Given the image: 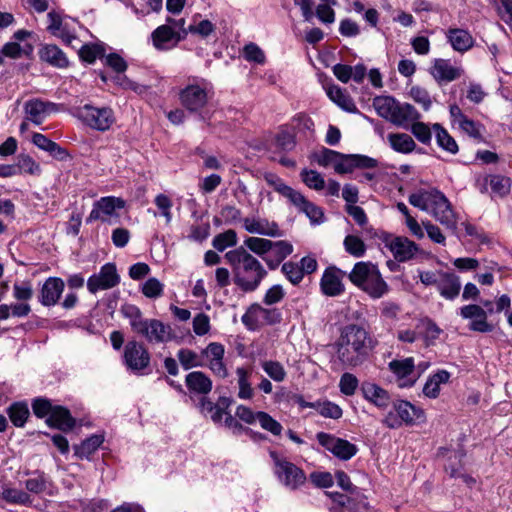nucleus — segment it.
<instances>
[{
  "label": "nucleus",
  "mask_w": 512,
  "mask_h": 512,
  "mask_svg": "<svg viewBox=\"0 0 512 512\" xmlns=\"http://www.w3.org/2000/svg\"><path fill=\"white\" fill-rule=\"evenodd\" d=\"M271 240L259 237H249L244 241L245 246L262 258L271 250Z\"/></svg>",
  "instance_id": "37998d69"
},
{
  "label": "nucleus",
  "mask_w": 512,
  "mask_h": 512,
  "mask_svg": "<svg viewBox=\"0 0 512 512\" xmlns=\"http://www.w3.org/2000/svg\"><path fill=\"white\" fill-rule=\"evenodd\" d=\"M270 252L272 256L283 261L293 252V245L285 240L273 241Z\"/></svg>",
  "instance_id": "bf43d9fd"
},
{
  "label": "nucleus",
  "mask_w": 512,
  "mask_h": 512,
  "mask_svg": "<svg viewBox=\"0 0 512 512\" xmlns=\"http://www.w3.org/2000/svg\"><path fill=\"white\" fill-rule=\"evenodd\" d=\"M345 272L335 266H329L325 269L320 279L321 292L328 297H336L341 295L345 286L343 278Z\"/></svg>",
  "instance_id": "2eb2a0df"
},
{
  "label": "nucleus",
  "mask_w": 512,
  "mask_h": 512,
  "mask_svg": "<svg viewBox=\"0 0 512 512\" xmlns=\"http://www.w3.org/2000/svg\"><path fill=\"white\" fill-rule=\"evenodd\" d=\"M327 95L339 107L346 111L352 112L356 110V106L349 95H347L340 87L330 86L327 89Z\"/></svg>",
  "instance_id": "e433bc0d"
},
{
  "label": "nucleus",
  "mask_w": 512,
  "mask_h": 512,
  "mask_svg": "<svg viewBox=\"0 0 512 512\" xmlns=\"http://www.w3.org/2000/svg\"><path fill=\"white\" fill-rule=\"evenodd\" d=\"M225 353L224 346L217 342L210 343L203 351L202 354L207 358L208 362L213 360H223Z\"/></svg>",
  "instance_id": "e2e57ef3"
},
{
  "label": "nucleus",
  "mask_w": 512,
  "mask_h": 512,
  "mask_svg": "<svg viewBox=\"0 0 512 512\" xmlns=\"http://www.w3.org/2000/svg\"><path fill=\"white\" fill-rule=\"evenodd\" d=\"M103 443V437L100 435H93L84 440L79 446L75 447V454L79 458H88L94 453L98 447Z\"/></svg>",
  "instance_id": "79ce46f5"
},
{
  "label": "nucleus",
  "mask_w": 512,
  "mask_h": 512,
  "mask_svg": "<svg viewBox=\"0 0 512 512\" xmlns=\"http://www.w3.org/2000/svg\"><path fill=\"white\" fill-rule=\"evenodd\" d=\"M121 312L125 318L129 319L130 326L135 333L139 331L147 320L143 318L141 310L134 305H124L121 308Z\"/></svg>",
  "instance_id": "ea45409f"
},
{
  "label": "nucleus",
  "mask_w": 512,
  "mask_h": 512,
  "mask_svg": "<svg viewBox=\"0 0 512 512\" xmlns=\"http://www.w3.org/2000/svg\"><path fill=\"white\" fill-rule=\"evenodd\" d=\"M256 417V422H258L264 430L272 433L275 436L281 435L283 430L282 425L274 418H272L268 413L259 411L256 412Z\"/></svg>",
  "instance_id": "c03bdc74"
},
{
  "label": "nucleus",
  "mask_w": 512,
  "mask_h": 512,
  "mask_svg": "<svg viewBox=\"0 0 512 512\" xmlns=\"http://www.w3.org/2000/svg\"><path fill=\"white\" fill-rule=\"evenodd\" d=\"M32 142L39 149L49 152L57 159L63 160L67 156L65 149L61 148L57 143L48 139L41 133H35L32 137Z\"/></svg>",
  "instance_id": "72a5a7b5"
},
{
  "label": "nucleus",
  "mask_w": 512,
  "mask_h": 512,
  "mask_svg": "<svg viewBox=\"0 0 512 512\" xmlns=\"http://www.w3.org/2000/svg\"><path fill=\"white\" fill-rule=\"evenodd\" d=\"M237 383H238V397L240 399H251L254 395V390L249 381L251 372L244 367L236 369Z\"/></svg>",
  "instance_id": "c9c22d12"
},
{
  "label": "nucleus",
  "mask_w": 512,
  "mask_h": 512,
  "mask_svg": "<svg viewBox=\"0 0 512 512\" xmlns=\"http://www.w3.org/2000/svg\"><path fill=\"white\" fill-rule=\"evenodd\" d=\"M397 261L404 262L411 259L416 251V244L405 237H396L387 245Z\"/></svg>",
  "instance_id": "393cba45"
},
{
  "label": "nucleus",
  "mask_w": 512,
  "mask_h": 512,
  "mask_svg": "<svg viewBox=\"0 0 512 512\" xmlns=\"http://www.w3.org/2000/svg\"><path fill=\"white\" fill-rule=\"evenodd\" d=\"M124 361L132 371H140L148 367L150 354L142 343L129 341L124 349Z\"/></svg>",
  "instance_id": "ddd939ff"
},
{
  "label": "nucleus",
  "mask_w": 512,
  "mask_h": 512,
  "mask_svg": "<svg viewBox=\"0 0 512 512\" xmlns=\"http://www.w3.org/2000/svg\"><path fill=\"white\" fill-rule=\"evenodd\" d=\"M316 438L322 447L341 460L351 459L358 451L356 445L329 433L319 432Z\"/></svg>",
  "instance_id": "9d476101"
},
{
  "label": "nucleus",
  "mask_w": 512,
  "mask_h": 512,
  "mask_svg": "<svg viewBox=\"0 0 512 512\" xmlns=\"http://www.w3.org/2000/svg\"><path fill=\"white\" fill-rule=\"evenodd\" d=\"M409 203L430 213L440 224L455 231L457 218L451 203L446 196L436 188L420 189L409 196Z\"/></svg>",
  "instance_id": "7ed1b4c3"
},
{
  "label": "nucleus",
  "mask_w": 512,
  "mask_h": 512,
  "mask_svg": "<svg viewBox=\"0 0 512 512\" xmlns=\"http://www.w3.org/2000/svg\"><path fill=\"white\" fill-rule=\"evenodd\" d=\"M311 482L319 488H329L333 485V476L329 472H313L310 474Z\"/></svg>",
  "instance_id": "69168bd1"
},
{
  "label": "nucleus",
  "mask_w": 512,
  "mask_h": 512,
  "mask_svg": "<svg viewBox=\"0 0 512 512\" xmlns=\"http://www.w3.org/2000/svg\"><path fill=\"white\" fill-rule=\"evenodd\" d=\"M433 130L436 134L437 144L445 151L456 154L459 150L455 139L440 124L435 123Z\"/></svg>",
  "instance_id": "f704fd0d"
},
{
  "label": "nucleus",
  "mask_w": 512,
  "mask_h": 512,
  "mask_svg": "<svg viewBox=\"0 0 512 512\" xmlns=\"http://www.w3.org/2000/svg\"><path fill=\"white\" fill-rule=\"evenodd\" d=\"M282 273L286 276V278L294 285L299 284L304 274L300 266L294 262H286L282 265L281 268Z\"/></svg>",
  "instance_id": "5fc2aeb1"
},
{
  "label": "nucleus",
  "mask_w": 512,
  "mask_h": 512,
  "mask_svg": "<svg viewBox=\"0 0 512 512\" xmlns=\"http://www.w3.org/2000/svg\"><path fill=\"white\" fill-rule=\"evenodd\" d=\"M389 121L396 126L408 128L410 123L420 119V113L410 104L396 101L395 108Z\"/></svg>",
  "instance_id": "4be33fe9"
},
{
  "label": "nucleus",
  "mask_w": 512,
  "mask_h": 512,
  "mask_svg": "<svg viewBox=\"0 0 512 512\" xmlns=\"http://www.w3.org/2000/svg\"><path fill=\"white\" fill-rule=\"evenodd\" d=\"M14 297L20 301H28L33 296V289L30 283H15L13 286Z\"/></svg>",
  "instance_id": "338daca9"
},
{
  "label": "nucleus",
  "mask_w": 512,
  "mask_h": 512,
  "mask_svg": "<svg viewBox=\"0 0 512 512\" xmlns=\"http://www.w3.org/2000/svg\"><path fill=\"white\" fill-rule=\"evenodd\" d=\"M237 234L234 230H227L218 234L213 239V247L218 251H224L226 248L236 245Z\"/></svg>",
  "instance_id": "8fccbe9b"
},
{
  "label": "nucleus",
  "mask_w": 512,
  "mask_h": 512,
  "mask_svg": "<svg viewBox=\"0 0 512 512\" xmlns=\"http://www.w3.org/2000/svg\"><path fill=\"white\" fill-rule=\"evenodd\" d=\"M47 423L50 426H54L60 430L66 431L73 428L75 421L67 409L61 406H56L54 407L51 415L48 417Z\"/></svg>",
  "instance_id": "473e14b6"
},
{
  "label": "nucleus",
  "mask_w": 512,
  "mask_h": 512,
  "mask_svg": "<svg viewBox=\"0 0 512 512\" xmlns=\"http://www.w3.org/2000/svg\"><path fill=\"white\" fill-rule=\"evenodd\" d=\"M447 38L454 50L466 52L474 45V39L471 34L464 29L452 28L447 32Z\"/></svg>",
  "instance_id": "c85d7f7f"
},
{
  "label": "nucleus",
  "mask_w": 512,
  "mask_h": 512,
  "mask_svg": "<svg viewBox=\"0 0 512 512\" xmlns=\"http://www.w3.org/2000/svg\"><path fill=\"white\" fill-rule=\"evenodd\" d=\"M243 228L251 234L268 237H280L282 232L277 223L260 217H246L242 220Z\"/></svg>",
  "instance_id": "f3484780"
},
{
  "label": "nucleus",
  "mask_w": 512,
  "mask_h": 512,
  "mask_svg": "<svg viewBox=\"0 0 512 512\" xmlns=\"http://www.w3.org/2000/svg\"><path fill=\"white\" fill-rule=\"evenodd\" d=\"M263 371L275 382H283L287 377L284 366L275 360H264L261 362Z\"/></svg>",
  "instance_id": "4c0bfd02"
},
{
  "label": "nucleus",
  "mask_w": 512,
  "mask_h": 512,
  "mask_svg": "<svg viewBox=\"0 0 512 512\" xmlns=\"http://www.w3.org/2000/svg\"><path fill=\"white\" fill-rule=\"evenodd\" d=\"M125 201L114 196L102 197L93 204V208L86 218V223L101 221L114 224L119 218L118 210L124 208Z\"/></svg>",
  "instance_id": "423d86ee"
},
{
  "label": "nucleus",
  "mask_w": 512,
  "mask_h": 512,
  "mask_svg": "<svg viewBox=\"0 0 512 512\" xmlns=\"http://www.w3.org/2000/svg\"><path fill=\"white\" fill-rule=\"evenodd\" d=\"M39 57L42 61L57 68H66L69 65L65 53L53 44H47L42 47L39 51Z\"/></svg>",
  "instance_id": "bb28decb"
},
{
  "label": "nucleus",
  "mask_w": 512,
  "mask_h": 512,
  "mask_svg": "<svg viewBox=\"0 0 512 512\" xmlns=\"http://www.w3.org/2000/svg\"><path fill=\"white\" fill-rule=\"evenodd\" d=\"M120 281L116 266L107 263L101 267L99 273L92 275L87 281V288L91 293L115 287Z\"/></svg>",
  "instance_id": "f8f14e48"
},
{
  "label": "nucleus",
  "mask_w": 512,
  "mask_h": 512,
  "mask_svg": "<svg viewBox=\"0 0 512 512\" xmlns=\"http://www.w3.org/2000/svg\"><path fill=\"white\" fill-rule=\"evenodd\" d=\"M395 103L396 100L390 96H378L373 100V107L380 117L389 121L395 108Z\"/></svg>",
  "instance_id": "a19ab883"
},
{
  "label": "nucleus",
  "mask_w": 512,
  "mask_h": 512,
  "mask_svg": "<svg viewBox=\"0 0 512 512\" xmlns=\"http://www.w3.org/2000/svg\"><path fill=\"white\" fill-rule=\"evenodd\" d=\"M393 409L398 414L402 424H412L414 420L424 417V411L422 409L415 407L405 400L393 402Z\"/></svg>",
  "instance_id": "cd10ccee"
},
{
  "label": "nucleus",
  "mask_w": 512,
  "mask_h": 512,
  "mask_svg": "<svg viewBox=\"0 0 512 512\" xmlns=\"http://www.w3.org/2000/svg\"><path fill=\"white\" fill-rule=\"evenodd\" d=\"M49 25L47 30L55 37L62 39L68 45H71L76 37L69 31L67 24L63 23L62 17L55 11H50L47 15Z\"/></svg>",
  "instance_id": "a878e982"
},
{
  "label": "nucleus",
  "mask_w": 512,
  "mask_h": 512,
  "mask_svg": "<svg viewBox=\"0 0 512 512\" xmlns=\"http://www.w3.org/2000/svg\"><path fill=\"white\" fill-rule=\"evenodd\" d=\"M388 367L395 375L398 386L401 388L413 386L419 378V374L415 371L414 359L412 357L392 360L389 362Z\"/></svg>",
  "instance_id": "9b49d317"
},
{
  "label": "nucleus",
  "mask_w": 512,
  "mask_h": 512,
  "mask_svg": "<svg viewBox=\"0 0 512 512\" xmlns=\"http://www.w3.org/2000/svg\"><path fill=\"white\" fill-rule=\"evenodd\" d=\"M56 110L54 103L45 102L40 99L29 100L24 105V111L27 115L26 119L36 125L42 124L46 116Z\"/></svg>",
  "instance_id": "6ab92c4d"
},
{
  "label": "nucleus",
  "mask_w": 512,
  "mask_h": 512,
  "mask_svg": "<svg viewBox=\"0 0 512 512\" xmlns=\"http://www.w3.org/2000/svg\"><path fill=\"white\" fill-rule=\"evenodd\" d=\"M77 116L86 125L98 131L110 129L115 121L114 113L108 107L98 108L84 105L77 109Z\"/></svg>",
  "instance_id": "0eeeda50"
},
{
  "label": "nucleus",
  "mask_w": 512,
  "mask_h": 512,
  "mask_svg": "<svg viewBox=\"0 0 512 512\" xmlns=\"http://www.w3.org/2000/svg\"><path fill=\"white\" fill-rule=\"evenodd\" d=\"M374 347L369 333L361 326L350 324L343 328L336 342V357L344 368L364 363Z\"/></svg>",
  "instance_id": "f257e3e1"
},
{
  "label": "nucleus",
  "mask_w": 512,
  "mask_h": 512,
  "mask_svg": "<svg viewBox=\"0 0 512 512\" xmlns=\"http://www.w3.org/2000/svg\"><path fill=\"white\" fill-rule=\"evenodd\" d=\"M137 334L155 343H166L173 338L171 326L157 319H147Z\"/></svg>",
  "instance_id": "4468645a"
},
{
  "label": "nucleus",
  "mask_w": 512,
  "mask_h": 512,
  "mask_svg": "<svg viewBox=\"0 0 512 512\" xmlns=\"http://www.w3.org/2000/svg\"><path fill=\"white\" fill-rule=\"evenodd\" d=\"M354 157L353 154L345 155L340 153L334 170L339 174L351 173L354 170Z\"/></svg>",
  "instance_id": "0e129e2a"
},
{
  "label": "nucleus",
  "mask_w": 512,
  "mask_h": 512,
  "mask_svg": "<svg viewBox=\"0 0 512 512\" xmlns=\"http://www.w3.org/2000/svg\"><path fill=\"white\" fill-rule=\"evenodd\" d=\"M346 252L354 257H362L365 254L366 246L361 238L355 235H347L344 239Z\"/></svg>",
  "instance_id": "09e8293b"
},
{
  "label": "nucleus",
  "mask_w": 512,
  "mask_h": 512,
  "mask_svg": "<svg viewBox=\"0 0 512 512\" xmlns=\"http://www.w3.org/2000/svg\"><path fill=\"white\" fill-rule=\"evenodd\" d=\"M186 38V32L183 31V34H181L180 31L175 30L170 25H161L158 28H156L152 33V40L154 46L159 49H167L168 43L174 41V44L176 45L179 41Z\"/></svg>",
  "instance_id": "aec40b11"
},
{
  "label": "nucleus",
  "mask_w": 512,
  "mask_h": 512,
  "mask_svg": "<svg viewBox=\"0 0 512 512\" xmlns=\"http://www.w3.org/2000/svg\"><path fill=\"white\" fill-rule=\"evenodd\" d=\"M18 174L26 173L29 175H39L40 165L36 163L29 155H19L15 164Z\"/></svg>",
  "instance_id": "de8ad7c7"
},
{
  "label": "nucleus",
  "mask_w": 512,
  "mask_h": 512,
  "mask_svg": "<svg viewBox=\"0 0 512 512\" xmlns=\"http://www.w3.org/2000/svg\"><path fill=\"white\" fill-rule=\"evenodd\" d=\"M314 409L320 415L327 418L338 419L342 416V409L338 405L329 401L316 402Z\"/></svg>",
  "instance_id": "603ef678"
},
{
  "label": "nucleus",
  "mask_w": 512,
  "mask_h": 512,
  "mask_svg": "<svg viewBox=\"0 0 512 512\" xmlns=\"http://www.w3.org/2000/svg\"><path fill=\"white\" fill-rule=\"evenodd\" d=\"M8 414L15 426L22 427L29 416V409L24 403H14L9 407Z\"/></svg>",
  "instance_id": "a18cd8bd"
},
{
  "label": "nucleus",
  "mask_w": 512,
  "mask_h": 512,
  "mask_svg": "<svg viewBox=\"0 0 512 512\" xmlns=\"http://www.w3.org/2000/svg\"><path fill=\"white\" fill-rule=\"evenodd\" d=\"M281 314L277 309H266L259 304H252L242 316V323L249 330H257L265 325L278 323Z\"/></svg>",
  "instance_id": "6e6552de"
},
{
  "label": "nucleus",
  "mask_w": 512,
  "mask_h": 512,
  "mask_svg": "<svg viewBox=\"0 0 512 512\" xmlns=\"http://www.w3.org/2000/svg\"><path fill=\"white\" fill-rule=\"evenodd\" d=\"M411 133L415 136V138L424 145H428L432 139V133L430 127L420 121H413L410 123L409 127Z\"/></svg>",
  "instance_id": "49530a36"
},
{
  "label": "nucleus",
  "mask_w": 512,
  "mask_h": 512,
  "mask_svg": "<svg viewBox=\"0 0 512 512\" xmlns=\"http://www.w3.org/2000/svg\"><path fill=\"white\" fill-rule=\"evenodd\" d=\"M154 203L160 214L165 218L166 223L169 224L172 221L171 209L173 206L170 197L165 194H158L154 199Z\"/></svg>",
  "instance_id": "4d7b16f0"
},
{
  "label": "nucleus",
  "mask_w": 512,
  "mask_h": 512,
  "mask_svg": "<svg viewBox=\"0 0 512 512\" xmlns=\"http://www.w3.org/2000/svg\"><path fill=\"white\" fill-rule=\"evenodd\" d=\"M275 464V475L279 482L290 491L300 489L306 483L305 472L294 463L280 458L276 452H270Z\"/></svg>",
  "instance_id": "39448f33"
},
{
  "label": "nucleus",
  "mask_w": 512,
  "mask_h": 512,
  "mask_svg": "<svg viewBox=\"0 0 512 512\" xmlns=\"http://www.w3.org/2000/svg\"><path fill=\"white\" fill-rule=\"evenodd\" d=\"M360 390L364 399L377 408L385 410L389 407L391 403L390 394L378 384L365 381L361 384Z\"/></svg>",
  "instance_id": "a211bd4d"
},
{
  "label": "nucleus",
  "mask_w": 512,
  "mask_h": 512,
  "mask_svg": "<svg viewBox=\"0 0 512 512\" xmlns=\"http://www.w3.org/2000/svg\"><path fill=\"white\" fill-rule=\"evenodd\" d=\"M450 377L451 374L447 370H438L427 379L423 387V394L428 398L436 399L440 394L441 385L448 383Z\"/></svg>",
  "instance_id": "7c9ffc66"
},
{
  "label": "nucleus",
  "mask_w": 512,
  "mask_h": 512,
  "mask_svg": "<svg viewBox=\"0 0 512 512\" xmlns=\"http://www.w3.org/2000/svg\"><path fill=\"white\" fill-rule=\"evenodd\" d=\"M185 383L190 391L197 394L206 395L212 390L211 379L201 371L190 372L185 378Z\"/></svg>",
  "instance_id": "c756f323"
},
{
  "label": "nucleus",
  "mask_w": 512,
  "mask_h": 512,
  "mask_svg": "<svg viewBox=\"0 0 512 512\" xmlns=\"http://www.w3.org/2000/svg\"><path fill=\"white\" fill-rule=\"evenodd\" d=\"M244 57L247 61H253L258 64L265 62L264 52L254 43L247 44L243 49Z\"/></svg>",
  "instance_id": "052dcab7"
},
{
  "label": "nucleus",
  "mask_w": 512,
  "mask_h": 512,
  "mask_svg": "<svg viewBox=\"0 0 512 512\" xmlns=\"http://www.w3.org/2000/svg\"><path fill=\"white\" fill-rule=\"evenodd\" d=\"M387 140L391 148L398 153L408 154L416 148L415 141L406 133H390L387 136Z\"/></svg>",
  "instance_id": "2f4dec72"
},
{
  "label": "nucleus",
  "mask_w": 512,
  "mask_h": 512,
  "mask_svg": "<svg viewBox=\"0 0 512 512\" xmlns=\"http://www.w3.org/2000/svg\"><path fill=\"white\" fill-rule=\"evenodd\" d=\"M430 73L437 82L441 83L458 79L462 75L463 70L451 65L448 60L436 59Z\"/></svg>",
  "instance_id": "412c9836"
},
{
  "label": "nucleus",
  "mask_w": 512,
  "mask_h": 512,
  "mask_svg": "<svg viewBox=\"0 0 512 512\" xmlns=\"http://www.w3.org/2000/svg\"><path fill=\"white\" fill-rule=\"evenodd\" d=\"M210 330L209 316L204 313L197 314L193 319V331L198 336L207 334Z\"/></svg>",
  "instance_id": "680f3d73"
},
{
  "label": "nucleus",
  "mask_w": 512,
  "mask_h": 512,
  "mask_svg": "<svg viewBox=\"0 0 512 512\" xmlns=\"http://www.w3.org/2000/svg\"><path fill=\"white\" fill-rule=\"evenodd\" d=\"M358 379L351 373H344L339 382L340 391L346 396H352L355 394L358 387Z\"/></svg>",
  "instance_id": "13d9d810"
},
{
  "label": "nucleus",
  "mask_w": 512,
  "mask_h": 512,
  "mask_svg": "<svg viewBox=\"0 0 512 512\" xmlns=\"http://www.w3.org/2000/svg\"><path fill=\"white\" fill-rule=\"evenodd\" d=\"M410 95L413 100L424 108V110H428L431 106V99L428 92L421 87H412L410 90Z\"/></svg>",
  "instance_id": "774afa93"
},
{
  "label": "nucleus",
  "mask_w": 512,
  "mask_h": 512,
  "mask_svg": "<svg viewBox=\"0 0 512 512\" xmlns=\"http://www.w3.org/2000/svg\"><path fill=\"white\" fill-rule=\"evenodd\" d=\"M0 496L2 499L11 504H31V498L29 494L20 489L12 487H3Z\"/></svg>",
  "instance_id": "58836bf2"
},
{
  "label": "nucleus",
  "mask_w": 512,
  "mask_h": 512,
  "mask_svg": "<svg viewBox=\"0 0 512 512\" xmlns=\"http://www.w3.org/2000/svg\"><path fill=\"white\" fill-rule=\"evenodd\" d=\"M179 99L182 106L188 111L196 113L200 112L208 103L209 92L204 85L192 83L180 91Z\"/></svg>",
  "instance_id": "1a4fd4ad"
},
{
  "label": "nucleus",
  "mask_w": 512,
  "mask_h": 512,
  "mask_svg": "<svg viewBox=\"0 0 512 512\" xmlns=\"http://www.w3.org/2000/svg\"><path fill=\"white\" fill-rule=\"evenodd\" d=\"M348 278L352 284L373 299H379L389 291V286L383 280L378 268L370 262H357L348 274Z\"/></svg>",
  "instance_id": "20e7f679"
},
{
  "label": "nucleus",
  "mask_w": 512,
  "mask_h": 512,
  "mask_svg": "<svg viewBox=\"0 0 512 512\" xmlns=\"http://www.w3.org/2000/svg\"><path fill=\"white\" fill-rule=\"evenodd\" d=\"M300 175L302 181L311 189L322 190L325 187L324 178L315 170L304 169Z\"/></svg>",
  "instance_id": "3c124183"
},
{
  "label": "nucleus",
  "mask_w": 512,
  "mask_h": 512,
  "mask_svg": "<svg viewBox=\"0 0 512 512\" xmlns=\"http://www.w3.org/2000/svg\"><path fill=\"white\" fill-rule=\"evenodd\" d=\"M177 357L185 370L202 365L198 355L189 349H180L177 353Z\"/></svg>",
  "instance_id": "6e6d98bb"
},
{
  "label": "nucleus",
  "mask_w": 512,
  "mask_h": 512,
  "mask_svg": "<svg viewBox=\"0 0 512 512\" xmlns=\"http://www.w3.org/2000/svg\"><path fill=\"white\" fill-rule=\"evenodd\" d=\"M475 186L483 194L488 192L490 186L495 196L503 198L510 193L511 179L502 175L479 176L476 178Z\"/></svg>",
  "instance_id": "dca6fc26"
},
{
  "label": "nucleus",
  "mask_w": 512,
  "mask_h": 512,
  "mask_svg": "<svg viewBox=\"0 0 512 512\" xmlns=\"http://www.w3.org/2000/svg\"><path fill=\"white\" fill-rule=\"evenodd\" d=\"M64 282L57 277L48 278L41 289L40 302L44 306H52L57 303L64 290Z\"/></svg>",
  "instance_id": "5701e85b"
},
{
  "label": "nucleus",
  "mask_w": 512,
  "mask_h": 512,
  "mask_svg": "<svg viewBox=\"0 0 512 512\" xmlns=\"http://www.w3.org/2000/svg\"><path fill=\"white\" fill-rule=\"evenodd\" d=\"M439 282L437 289L442 297L448 300L456 298L461 290L460 278L448 272H438Z\"/></svg>",
  "instance_id": "b1692460"
},
{
  "label": "nucleus",
  "mask_w": 512,
  "mask_h": 512,
  "mask_svg": "<svg viewBox=\"0 0 512 512\" xmlns=\"http://www.w3.org/2000/svg\"><path fill=\"white\" fill-rule=\"evenodd\" d=\"M225 258L232 267L235 284L245 292L256 290L267 275L261 262L243 247L228 251Z\"/></svg>",
  "instance_id": "f03ea898"
},
{
  "label": "nucleus",
  "mask_w": 512,
  "mask_h": 512,
  "mask_svg": "<svg viewBox=\"0 0 512 512\" xmlns=\"http://www.w3.org/2000/svg\"><path fill=\"white\" fill-rule=\"evenodd\" d=\"M142 293L147 297L151 299L158 298L162 296L164 285L157 279V278H149L143 285H142Z\"/></svg>",
  "instance_id": "864d4df0"
}]
</instances>
